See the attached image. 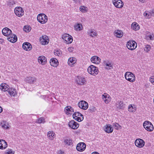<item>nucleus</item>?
<instances>
[{"instance_id": "680f3d73", "label": "nucleus", "mask_w": 154, "mask_h": 154, "mask_svg": "<svg viewBox=\"0 0 154 154\" xmlns=\"http://www.w3.org/2000/svg\"><path fill=\"white\" fill-rule=\"evenodd\" d=\"M84 0H78L79 3L80 4L82 2V1H84Z\"/></svg>"}, {"instance_id": "09e8293b", "label": "nucleus", "mask_w": 154, "mask_h": 154, "mask_svg": "<svg viewBox=\"0 0 154 154\" xmlns=\"http://www.w3.org/2000/svg\"><path fill=\"white\" fill-rule=\"evenodd\" d=\"M150 81L154 85V76H151L150 78Z\"/></svg>"}, {"instance_id": "c9c22d12", "label": "nucleus", "mask_w": 154, "mask_h": 154, "mask_svg": "<svg viewBox=\"0 0 154 154\" xmlns=\"http://www.w3.org/2000/svg\"><path fill=\"white\" fill-rule=\"evenodd\" d=\"M70 108H71V106H68L65 107L64 111L66 114H69L70 111H71Z\"/></svg>"}, {"instance_id": "69168bd1", "label": "nucleus", "mask_w": 154, "mask_h": 154, "mask_svg": "<svg viewBox=\"0 0 154 154\" xmlns=\"http://www.w3.org/2000/svg\"><path fill=\"white\" fill-rule=\"evenodd\" d=\"M152 14H153L154 15V9L152 11Z\"/></svg>"}, {"instance_id": "f257e3e1", "label": "nucleus", "mask_w": 154, "mask_h": 154, "mask_svg": "<svg viewBox=\"0 0 154 154\" xmlns=\"http://www.w3.org/2000/svg\"><path fill=\"white\" fill-rule=\"evenodd\" d=\"M125 79L131 82H134L135 81V76L134 74L130 72H127L125 73Z\"/></svg>"}, {"instance_id": "6e6552de", "label": "nucleus", "mask_w": 154, "mask_h": 154, "mask_svg": "<svg viewBox=\"0 0 154 154\" xmlns=\"http://www.w3.org/2000/svg\"><path fill=\"white\" fill-rule=\"evenodd\" d=\"M86 147L85 144L84 143L81 142L78 144L76 147V149L78 151L82 152L85 149Z\"/></svg>"}, {"instance_id": "9b49d317", "label": "nucleus", "mask_w": 154, "mask_h": 154, "mask_svg": "<svg viewBox=\"0 0 154 154\" xmlns=\"http://www.w3.org/2000/svg\"><path fill=\"white\" fill-rule=\"evenodd\" d=\"M135 144L137 147L142 148L144 146L145 142L142 139H138L135 140Z\"/></svg>"}, {"instance_id": "774afa93", "label": "nucleus", "mask_w": 154, "mask_h": 154, "mask_svg": "<svg viewBox=\"0 0 154 154\" xmlns=\"http://www.w3.org/2000/svg\"><path fill=\"white\" fill-rule=\"evenodd\" d=\"M73 1H74L75 3H77V0H73Z\"/></svg>"}, {"instance_id": "a878e982", "label": "nucleus", "mask_w": 154, "mask_h": 154, "mask_svg": "<svg viewBox=\"0 0 154 154\" xmlns=\"http://www.w3.org/2000/svg\"><path fill=\"white\" fill-rule=\"evenodd\" d=\"M115 35L118 38H121L123 36V32L122 31L117 30L115 32Z\"/></svg>"}, {"instance_id": "c756f323", "label": "nucleus", "mask_w": 154, "mask_h": 154, "mask_svg": "<svg viewBox=\"0 0 154 154\" xmlns=\"http://www.w3.org/2000/svg\"><path fill=\"white\" fill-rule=\"evenodd\" d=\"M47 135L50 139H52V138H54L55 134V133H53V131H49Z\"/></svg>"}, {"instance_id": "39448f33", "label": "nucleus", "mask_w": 154, "mask_h": 154, "mask_svg": "<svg viewBox=\"0 0 154 154\" xmlns=\"http://www.w3.org/2000/svg\"><path fill=\"white\" fill-rule=\"evenodd\" d=\"M137 47V44L134 41H129L127 42V47L129 50H134Z\"/></svg>"}, {"instance_id": "1a4fd4ad", "label": "nucleus", "mask_w": 154, "mask_h": 154, "mask_svg": "<svg viewBox=\"0 0 154 154\" xmlns=\"http://www.w3.org/2000/svg\"><path fill=\"white\" fill-rule=\"evenodd\" d=\"M78 106L79 108L84 110L87 109L88 106V103L84 100H82L79 102Z\"/></svg>"}, {"instance_id": "de8ad7c7", "label": "nucleus", "mask_w": 154, "mask_h": 154, "mask_svg": "<svg viewBox=\"0 0 154 154\" xmlns=\"http://www.w3.org/2000/svg\"><path fill=\"white\" fill-rule=\"evenodd\" d=\"M8 3L10 5H13L16 4L15 2L13 0H9Z\"/></svg>"}, {"instance_id": "f8f14e48", "label": "nucleus", "mask_w": 154, "mask_h": 154, "mask_svg": "<svg viewBox=\"0 0 154 154\" xmlns=\"http://www.w3.org/2000/svg\"><path fill=\"white\" fill-rule=\"evenodd\" d=\"M69 126L72 129H75L79 127V124L74 120L70 121L68 123Z\"/></svg>"}, {"instance_id": "412c9836", "label": "nucleus", "mask_w": 154, "mask_h": 154, "mask_svg": "<svg viewBox=\"0 0 154 154\" xmlns=\"http://www.w3.org/2000/svg\"><path fill=\"white\" fill-rule=\"evenodd\" d=\"M7 142L4 140H0V149H4L7 147Z\"/></svg>"}, {"instance_id": "49530a36", "label": "nucleus", "mask_w": 154, "mask_h": 154, "mask_svg": "<svg viewBox=\"0 0 154 154\" xmlns=\"http://www.w3.org/2000/svg\"><path fill=\"white\" fill-rule=\"evenodd\" d=\"M5 154H14V152L11 149H9L5 152Z\"/></svg>"}, {"instance_id": "c03bdc74", "label": "nucleus", "mask_w": 154, "mask_h": 154, "mask_svg": "<svg viewBox=\"0 0 154 154\" xmlns=\"http://www.w3.org/2000/svg\"><path fill=\"white\" fill-rule=\"evenodd\" d=\"M54 54L56 56H61V54L60 53V52L58 50L56 51L54 53Z\"/></svg>"}, {"instance_id": "13d9d810", "label": "nucleus", "mask_w": 154, "mask_h": 154, "mask_svg": "<svg viewBox=\"0 0 154 154\" xmlns=\"http://www.w3.org/2000/svg\"><path fill=\"white\" fill-rule=\"evenodd\" d=\"M150 13H148V16L147 17V18H149L150 17H151V16L150 15Z\"/></svg>"}, {"instance_id": "0eeeda50", "label": "nucleus", "mask_w": 154, "mask_h": 154, "mask_svg": "<svg viewBox=\"0 0 154 154\" xmlns=\"http://www.w3.org/2000/svg\"><path fill=\"white\" fill-rule=\"evenodd\" d=\"M14 11L16 15L18 17H21L23 15V10L20 7H16L14 10Z\"/></svg>"}, {"instance_id": "5fc2aeb1", "label": "nucleus", "mask_w": 154, "mask_h": 154, "mask_svg": "<svg viewBox=\"0 0 154 154\" xmlns=\"http://www.w3.org/2000/svg\"><path fill=\"white\" fill-rule=\"evenodd\" d=\"M148 12H147L146 11H145L144 12L143 15L145 16H146L148 15Z\"/></svg>"}, {"instance_id": "a18cd8bd", "label": "nucleus", "mask_w": 154, "mask_h": 154, "mask_svg": "<svg viewBox=\"0 0 154 154\" xmlns=\"http://www.w3.org/2000/svg\"><path fill=\"white\" fill-rule=\"evenodd\" d=\"M8 30V31L7 32V34H8V36L7 37L9 36V35H11V34H12V32L11 31L9 28H6Z\"/></svg>"}, {"instance_id": "f03ea898", "label": "nucleus", "mask_w": 154, "mask_h": 154, "mask_svg": "<svg viewBox=\"0 0 154 154\" xmlns=\"http://www.w3.org/2000/svg\"><path fill=\"white\" fill-rule=\"evenodd\" d=\"M37 20L40 23L44 24L47 22L48 17L45 14H40L38 15Z\"/></svg>"}, {"instance_id": "4be33fe9", "label": "nucleus", "mask_w": 154, "mask_h": 154, "mask_svg": "<svg viewBox=\"0 0 154 154\" xmlns=\"http://www.w3.org/2000/svg\"><path fill=\"white\" fill-rule=\"evenodd\" d=\"M116 106L118 109H122L125 107V104L122 101H119L116 103Z\"/></svg>"}, {"instance_id": "f704fd0d", "label": "nucleus", "mask_w": 154, "mask_h": 154, "mask_svg": "<svg viewBox=\"0 0 154 154\" xmlns=\"http://www.w3.org/2000/svg\"><path fill=\"white\" fill-rule=\"evenodd\" d=\"M79 116H82L83 115L79 112H74L72 115V117L73 119L74 118H76Z\"/></svg>"}, {"instance_id": "79ce46f5", "label": "nucleus", "mask_w": 154, "mask_h": 154, "mask_svg": "<svg viewBox=\"0 0 154 154\" xmlns=\"http://www.w3.org/2000/svg\"><path fill=\"white\" fill-rule=\"evenodd\" d=\"M85 6H81L80 7V10L82 12H86L87 11Z\"/></svg>"}, {"instance_id": "bb28decb", "label": "nucleus", "mask_w": 154, "mask_h": 154, "mask_svg": "<svg viewBox=\"0 0 154 154\" xmlns=\"http://www.w3.org/2000/svg\"><path fill=\"white\" fill-rule=\"evenodd\" d=\"M107 98V94L104 93L102 95V98L103 100H104V102L106 103H108L110 100L109 99H106Z\"/></svg>"}, {"instance_id": "2eb2a0df", "label": "nucleus", "mask_w": 154, "mask_h": 154, "mask_svg": "<svg viewBox=\"0 0 154 154\" xmlns=\"http://www.w3.org/2000/svg\"><path fill=\"white\" fill-rule=\"evenodd\" d=\"M75 80L77 84L79 85H83L85 82L84 78L80 76H77Z\"/></svg>"}, {"instance_id": "f3484780", "label": "nucleus", "mask_w": 154, "mask_h": 154, "mask_svg": "<svg viewBox=\"0 0 154 154\" xmlns=\"http://www.w3.org/2000/svg\"><path fill=\"white\" fill-rule=\"evenodd\" d=\"M51 65L54 67H57L58 65L59 62L57 59L53 58L51 59L50 61Z\"/></svg>"}, {"instance_id": "6ab92c4d", "label": "nucleus", "mask_w": 154, "mask_h": 154, "mask_svg": "<svg viewBox=\"0 0 154 154\" xmlns=\"http://www.w3.org/2000/svg\"><path fill=\"white\" fill-rule=\"evenodd\" d=\"M48 38L46 36H42V37H41L40 38V42L43 45H45L48 44Z\"/></svg>"}, {"instance_id": "ddd939ff", "label": "nucleus", "mask_w": 154, "mask_h": 154, "mask_svg": "<svg viewBox=\"0 0 154 154\" xmlns=\"http://www.w3.org/2000/svg\"><path fill=\"white\" fill-rule=\"evenodd\" d=\"M23 48L26 51H30L32 49V45L28 42H25L22 45Z\"/></svg>"}, {"instance_id": "3c124183", "label": "nucleus", "mask_w": 154, "mask_h": 154, "mask_svg": "<svg viewBox=\"0 0 154 154\" xmlns=\"http://www.w3.org/2000/svg\"><path fill=\"white\" fill-rule=\"evenodd\" d=\"M73 49L74 48L73 47H70L68 48V50L69 52H71L73 51Z\"/></svg>"}, {"instance_id": "ea45409f", "label": "nucleus", "mask_w": 154, "mask_h": 154, "mask_svg": "<svg viewBox=\"0 0 154 154\" xmlns=\"http://www.w3.org/2000/svg\"><path fill=\"white\" fill-rule=\"evenodd\" d=\"M30 28L29 26H25L23 28V30L26 32H29L30 31V29H29Z\"/></svg>"}, {"instance_id": "dca6fc26", "label": "nucleus", "mask_w": 154, "mask_h": 154, "mask_svg": "<svg viewBox=\"0 0 154 154\" xmlns=\"http://www.w3.org/2000/svg\"><path fill=\"white\" fill-rule=\"evenodd\" d=\"M100 58L96 56L92 57L91 59V61L92 63L97 64L100 63Z\"/></svg>"}, {"instance_id": "4d7b16f0", "label": "nucleus", "mask_w": 154, "mask_h": 154, "mask_svg": "<svg viewBox=\"0 0 154 154\" xmlns=\"http://www.w3.org/2000/svg\"><path fill=\"white\" fill-rule=\"evenodd\" d=\"M91 154H100L99 153L96 152H93Z\"/></svg>"}, {"instance_id": "603ef678", "label": "nucleus", "mask_w": 154, "mask_h": 154, "mask_svg": "<svg viewBox=\"0 0 154 154\" xmlns=\"http://www.w3.org/2000/svg\"><path fill=\"white\" fill-rule=\"evenodd\" d=\"M70 109H71V111H70V113H69V114H72V112H74V109L71 107V108H70Z\"/></svg>"}, {"instance_id": "473e14b6", "label": "nucleus", "mask_w": 154, "mask_h": 154, "mask_svg": "<svg viewBox=\"0 0 154 154\" xmlns=\"http://www.w3.org/2000/svg\"><path fill=\"white\" fill-rule=\"evenodd\" d=\"M5 83H2L0 86V88L4 91H6L8 90L7 87H6V86L5 87Z\"/></svg>"}, {"instance_id": "6e6d98bb", "label": "nucleus", "mask_w": 154, "mask_h": 154, "mask_svg": "<svg viewBox=\"0 0 154 154\" xmlns=\"http://www.w3.org/2000/svg\"><path fill=\"white\" fill-rule=\"evenodd\" d=\"M108 60H104L103 61V64L105 65L106 64V63H108Z\"/></svg>"}, {"instance_id": "864d4df0", "label": "nucleus", "mask_w": 154, "mask_h": 154, "mask_svg": "<svg viewBox=\"0 0 154 154\" xmlns=\"http://www.w3.org/2000/svg\"><path fill=\"white\" fill-rule=\"evenodd\" d=\"M148 38H149V39L152 40L153 39V38L152 35H148Z\"/></svg>"}, {"instance_id": "e2e57ef3", "label": "nucleus", "mask_w": 154, "mask_h": 154, "mask_svg": "<svg viewBox=\"0 0 154 154\" xmlns=\"http://www.w3.org/2000/svg\"><path fill=\"white\" fill-rule=\"evenodd\" d=\"M107 99H110V97L107 94Z\"/></svg>"}, {"instance_id": "9d476101", "label": "nucleus", "mask_w": 154, "mask_h": 154, "mask_svg": "<svg viewBox=\"0 0 154 154\" xmlns=\"http://www.w3.org/2000/svg\"><path fill=\"white\" fill-rule=\"evenodd\" d=\"M112 3L117 8H121L123 6V3L121 0H113Z\"/></svg>"}, {"instance_id": "2f4dec72", "label": "nucleus", "mask_w": 154, "mask_h": 154, "mask_svg": "<svg viewBox=\"0 0 154 154\" xmlns=\"http://www.w3.org/2000/svg\"><path fill=\"white\" fill-rule=\"evenodd\" d=\"M138 25L136 23H132L131 27L132 29L135 30H137L139 28V27H137Z\"/></svg>"}, {"instance_id": "4c0bfd02", "label": "nucleus", "mask_w": 154, "mask_h": 154, "mask_svg": "<svg viewBox=\"0 0 154 154\" xmlns=\"http://www.w3.org/2000/svg\"><path fill=\"white\" fill-rule=\"evenodd\" d=\"M105 65L106 66H108L109 67H106L105 69H107L108 70L110 69H111V68H112V63L110 62L109 61H108V63H106Z\"/></svg>"}, {"instance_id": "c85d7f7f", "label": "nucleus", "mask_w": 154, "mask_h": 154, "mask_svg": "<svg viewBox=\"0 0 154 154\" xmlns=\"http://www.w3.org/2000/svg\"><path fill=\"white\" fill-rule=\"evenodd\" d=\"M72 140L68 138L65 139L64 140V143L66 144H67L69 146H71L73 145V143Z\"/></svg>"}, {"instance_id": "cd10ccee", "label": "nucleus", "mask_w": 154, "mask_h": 154, "mask_svg": "<svg viewBox=\"0 0 154 154\" xmlns=\"http://www.w3.org/2000/svg\"><path fill=\"white\" fill-rule=\"evenodd\" d=\"M75 30L77 31H80L82 30V24L80 23H78L76 25L74 26Z\"/></svg>"}, {"instance_id": "052dcab7", "label": "nucleus", "mask_w": 154, "mask_h": 154, "mask_svg": "<svg viewBox=\"0 0 154 154\" xmlns=\"http://www.w3.org/2000/svg\"><path fill=\"white\" fill-rule=\"evenodd\" d=\"M2 108L0 106V113L2 111Z\"/></svg>"}, {"instance_id": "8fccbe9b", "label": "nucleus", "mask_w": 154, "mask_h": 154, "mask_svg": "<svg viewBox=\"0 0 154 154\" xmlns=\"http://www.w3.org/2000/svg\"><path fill=\"white\" fill-rule=\"evenodd\" d=\"M113 126L115 127L116 128V129H118V128H119V127H120L119 125L116 123L113 125Z\"/></svg>"}, {"instance_id": "0e129e2a", "label": "nucleus", "mask_w": 154, "mask_h": 154, "mask_svg": "<svg viewBox=\"0 0 154 154\" xmlns=\"http://www.w3.org/2000/svg\"><path fill=\"white\" fill-rule=\"evenodd\" d=\"M9 93H10V94L11 95H13V94L12 93V92H11L10 91H9Z\"/></svg>"}, {"instance_id": "7c9ffc66", "label": "nucleus", "mask_w": 154, "mask_h": 154, "mask_svg": "<svg viewBox=\"0 0 154 154\" xmlns=\"http://www.w3.org/2000/svg\"><path fill=\"white\" fill-rule=\"evenodd\" d=\"M88 33L90 35L91 37H93L94 36H96L97 35V33L96 31H94L92 30H89L88 32Z\"/></svg>"}, {"instance_id": "5701e85b", "label": "nucleus", "mask_w": 154, "mask_h": 154, "mask_svg": "<svg viewBox=\"0 0 154 154\" xmlns=\"http://www.w3.org/2000/svg\"><path fill=\"white\" fill-rule=\"evenodd\" d=\"M76 61V59L75 57H70L69 58L68 63L69 65L71 66H72L74 64H75Z\"/></svg>"}, {"instance_id": "bf43d9fd", "label": "nucleus", "mask_w": 154, "mask_h": 154, "mask_svg": "<svg viewBox=\"0 0 154 154\" xmlns=\"http://www.w3.org/2000/svg\"><path fill=\"white\" fill-rule=\"evenodd\" d=\"M59 152L60 154H63L64 153V152L62 151L61 150H60Z\"/></svg>"}, {"instance_id": "7ed1b4c3", "label": "nucleus", "mask_w": 154, "mask_h": 154, "mask_svg": "<svg viewBox=\"0 0 154 154\" xmlns=\"http://www.w3.org/2000/svg\"><path fill=\"white\" fill-rule=\"evenodd\" d=\"M88 71L89 73L94 75H97L98 72L97 68L93 65H91L88 67Z\"/></svg>"}, {"instance_id": "e433bc0d", "label": "nucleus", "mask_w": 154, "mask_h": 154, "mask_svg": "<svg viewBox=\"0 0 154 154\" xmlns=\"http://www.w3.org/2000/svg\"><path fill=\"white\" fill-rule=\"evenodd\" d=\"M128 109L129 111L131 112H134L136 110L135 107H134L131 104L128 107Z\"/></svg>"}, {"instance_id": "aec40b11", "label": "nucleus", "mask_w": 154, "mask_h": 154, "mask_svg": "<svg viewBox=\"0 0 154 154\" xmlns=\"http://www.w3.org/2000/svg\"><path fill=\"white\" fill-rule=\"evenodd\" d=\"M38 61L39 63L41 62V64L45 65L47 62L46 58L44 56H40L38 58Z\"/></svg>"}, {"instance_id": "37998d69", "label": "nucleus", "mask_w": 154, "mask_h": 154, "mask_svg": "<svg viewBox=\"0 0 154 154\" xmlns=\"http://www.w3.org/2000/svg\"><path fill=\"white\" fill-rule=\"evenodd\" d=\"M150 46L149 45H147L144 48V49L145 51H146V52H148L150 51Z\"/></svg>"}, {"instance_id": "a211bd4d", "label": "nucleus", "mask_w": 154, "mask_h": 154, "mask_svg": "<svg viewBox=\"0 0 154 154\" xmlns=\"http://www.w3.org/2000/svg\"><path fill=\"white\" fill-rule=\"evenodd\" d=\"M113 130L112 127L109 124L106 125L104 127V130L107 133H112L113 131Z\"/></svg>"}, {"instance_id": "4468645a", "label": "nucleus", "mask_w": 154, "mask_h": 154, "mask_svg": "<svg viewBox=\"0 0 154 154\" xmlns=\"http://www.w3.org/2000/svg\"><path fill=\"white\" fill-rule=\"evenodd\" d=\"M7 39L10 42L12 43L15 42L17 40V36L14 34H11L8 36Z\"/></svg>"}, {"instance_id": "b1692460", "label": "nucleus", "mask_w": 154, "mask_h": 154, "mask_svg": "<svg viewBox=\"0 0 154 154\" xmlns=\"http://www.w3.org/2000/svg\"><path fill=\"white\" fill-rule=\"evenodd\" d=\"M25 79L27 82L31 84L33 83L35 81L36 79L34 78L29 77H26Z\"/></svg>"}, {"instance_id": "393cba45", "label": "nucleus", "mask_w": 154, "mask_h": 154, "mask_svg": "<svg viewBox=\"0 0 154 154\" xmlns=\"http://www.w3.org/2000/svg\"><path fill=\"white\" fill-rule=\"evenodd\" d=\"M0 125L4 128L7 129L9 128L8 123L6 121H2L0 123Z\"/></svg>"}, {"instance_id": "72a5a7b5", "label": "nucleus", "mask_w": 154, "mask_h": 154, "mask_svg": "<svg viewBox=\"0 0 154 154\" xmlns=\"http://www.w3.org/2000/svg\"><path fill=\"white\" fill-rule=\"evenodd\" d=\"M45 122V119L43 117H41L37 120L36 122V123L41 124L44 123Z\"/></svg>"}, {"instance_id": "a19ab883", "label": "nucleus", "mask_w": 154, "mask_h": 154, "mask_svg": "<svg viewBox=\"0 0 154 154\" xmlns=\"http://www.w3.org/2000/svg\"><path fill=\"white\" fill-rule=\"evenodd\" d=\"M81 117H82V118H81L79 117H78L76 118H74V119L75 120H76V121L78 122H80L82 121L84 119V117L83 116Z\"/></svg>"}, {"instance_id": "423d86ee", "label": "nucleus", "mask_w": 154, "mask_h": 154, "mask_svg": "<svg viewBox=\"0 0 154 154\" xmlns=\"http://www.w3.org/2000/svg\"><path fill=\"white\" fill-rule=\"evenodd\" d=\"M62 38L67 44L71 43L73 41L72 37L69 34L65 33L62 36Z\"/></svg>"}, {"instance_id": "58836bf2", "label": "nucleus", "mask_w": 154, "mask_h": 154, "mask_svg": "<svg viewBox=\"0 0 154 154\" xmlns=\"http://www.w3.org/2000/svg\"><path fill=\"white\" fill-rule=\"evenodd\" d=\"M6 28H8L7 27H5L2 30V32L3 34L5 36H8L7 32L8 31V30Z\"/></svg>"}, {"instance_id": "20e7f679", "label": "nucleus", "mask_w": 154, "mask_h": 154, "mask_svg": "<svg viewBox=\"0 0 154 154\" xmlns=\"http://www.w3.org/2000/svg\"><path fill=\"white\" fill-rule=\"evenodd\" d=\"M144 128L147 131H151L153 130V127L152 124L148 121H146L143 123Z\"/></svg>"}, {"instance_id": "338daca9", "label": "nucleus", "mask_w": 154, "mask_h": 154, "mask_svg": "<svg viewBox=\"0 0 154 154\" xmlns=\"http://www.w3.org/2000/svg\"><path fill=\"white\" fill-rule=\"evenodd\" d=\"M144 0H139V1L140 2H144Z\"/></svg>"}]
</instances>
